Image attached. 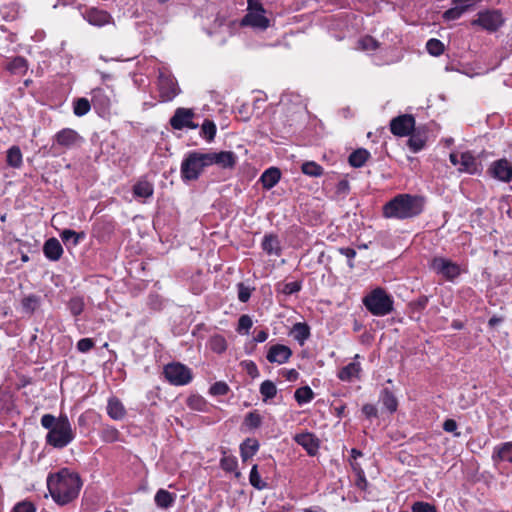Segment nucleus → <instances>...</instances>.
I'll list each match as a JSON object with an SVG mask.
<instances>
[{"label":"nucleus","mask_w":512,"mask_h":512,"mask_svg":"<svg viewBox=\"0 0 512 512\" xmlns=\"http://www.w3.org/2000/svg\"><path fill=\"white\" fill-rule=\"evenodd\" d=\"M382 402L385 408L390 412L393 413L397 409V399L393 395L392 392H390L388 389H385L382 394Z\"/></svg>","instance_id":"nucleus-52"},{"label":"nucleus","mask_w":512,"mask_h":512,"mask_svg":"<svg viewBox=\"0 0 512 512\" xmlns=\"http://www.w3.org/2000/svg\"><path fill=\"white\" fill-rule=\"evenodd\" d=\"M84 300L80 296L72 297L68 302V309L73 316H79L84 310Z\"/></svg>","instance_id":"nucleus-49"},{"label":"nucleus","mask_w":512,"mask_h":512,"mask_svg":"<svg viewBox=\"0 0 512 512\" xmlns=\"http://www.w3.org/2000/svg\"><path fill=\"white\" fill-rule=\"evenodd\" d=\"M238 299L240 302L245 303L251 297V289L244 285V283L237 284Z\"/></svg>","instance_id":"nucleus-58"},{"label":"nucleus","mask_w":512,"mask_h":512,"mask_svg":"<svg viewBox=\"0 0 512 512\" xmlns=\"http://www.w3.org/2000/svg\"><path fill=\"white\" fill-rule=\"evenodd\" d=\"M6 163L13 169H20L23 165V154L17 145L11 146L6 152Z\"/></svg>","instance_id":"nucleus-30"},{"label":"nucleus","mask_w":512,"mask_h":512,"mask_svg":"<svg viewBox=\"0 0 512 512\" xmlns=\"http://www.w3.org/2000/svg\"><path fill=\"white\" fill-rule=\"evenodd\" d=\"M426 49L430 55L439 56L444 52V44L436 38H431L426 43Z\"/></svg>","instance_id":"nucleus-51"},{"label":"nucleus","mask_w":512,"mask_h":512,"mask_svg":"<svg viewBox=\"0 0 512 512\" xmlns=\"http://www.w3.org/2000/svg\"><path fill=\"white\" fill-rule=\"evenodd\" d=\"M262 250L269 256L279 257L282 254V246L276 234H265L261 242Z\"/></svg>","instance_id":"nucleus-23"},{"label":"nucleus","mask_w":512,"mask_h":512,"mask_svg":"<svg viewBox=\"0 0 512 512\" xmlns=\"http://www.w3.org/2000/svg\"><path fill=\"white\" fill-rule=\"evenodd\" d=\"M491 459L494 465L500 462H508L512 464V442H504L493 448Z\"/></svg>","instance_id":"nucleus-24"},{"label":"nucleus","mask_w":512,"mask_h":512,"mask_svg":"<svg viewBox=\"0 0 512 512\" xmlns=\"http://www.w3.org/2000/svg\"><path fill=\"white\" fill-rule=\"evenodd\" d=\"M369 157L370 152L368 150L364 148H359L349 155L348 162L352 167L360 168L364 166Z\"/></svg>","instance_id":"nucleus-36"},{"label":"nucleus","mask_w":512,"mask_h":512,"mask_svg":"<svg viewBox=\"0 0 512 512\" xmlns=\"http://www.w3.org/2000/svg\"><path fill=\"white\" fill-rule=\"evenodd\" d=\"M249 482L257 490H264V489L268 488L267 482L262 480V478L258 472L257 465H253L250 470Z\"/></svg>","instance_id":"nucleus-46"},{"label":"nucleus","mask_w":512,"mask_h":512,"mask_svg":"<svg viewBox=\"0 0 512 512\" xmlns=\"http://www.w3.org/2000/svg\"><path fill=\"white\" fill-rule=\"evenodd\" d=\"M217 127L214 121L205 119L201 125L200 136L207 142H212L215 138Z\"/></svg>","instance_id":"nucleus-42"},{"label":"nucleus","mask_w":512,"mask_h":512,"mask_svg":"<svg viewBox=\"0 0 512 512\" xmlns=\"http://www.w3.org/2000/svg\"><path fill=\"white\" fill-rule=\"evenodd\" d=\"M293 440L303 447L310 456L316 455L319 449L318 439L310 432L298 433L293 437Z\"/></svg>","instance_id":"nucleus-19"},{"label":"nucleus","mask_w":512,"mask_h":512,"mask_svg":"<svg viewBox=\"0 0 512 512\" xmlns=\"http://www.w3.org/2000/svg\"><path fill=\"white\" fill-rule=\"evenodd\" d=\"M294 398L296 402L302 406L311 402L314 398V392L309 386H302L296 389L294 393Z\"/></svg>","instance_id":"nucleus-41"},{"label":"nucleus","mask_w":512,"mask_h":512,"mask_svg":"<svg viewBox=\"0 0 512 512\" xmlns=\"http://www.w3.org/2000/svg\"><path fill=\"white\" fill-rule=\"evenodd\" d=\"M205 167H208L205 153L189 152L181 163L182 180L185 182L197 180Z\"/></svg>","instance_id":"nucleus-5"},{"label":"nucleus","mask_w":512,"mask_h":512,"mask_svg":"<svg viewBox=\"0 0 512 512\" xmlns=\"http://www.w3.org/2000/svg\"><path fill=\"white\" fill-rule=\"evenodd\" d=\"M92 103L91 100L87 98H78L73 102V113L77 117H82L86 115L91 109Z\"/></svg>","instance_id":"nucleus-44"},{"label":"nucleus","mask_w":512,"mask_h":512,"mask_svg":"<svg viewBox=\"0 0 512 512\" xmlns=\"http://www.w3.org/2000/svg\"><path fill=\"white\" fill-rule=\"evenodd\" d=\"M365 308L374 316L383 317L394 309L393 297L383 288L377 287L370 291L362 300Z\"/></svg>","instance_id":"nucleus-4"},{"label":"nucleus","mask_w":512,"mask_h":512,"mask_svg":"<svg viewBox=\"0 0 512 512\" xmlns=\"http://www.w3.org/2000/svg\"><path fill=\"white\" fill-rule=\"evenodd\" d=\"M154 193L153 184L145 179H141L133 186V195L136 198H149Z\"/></svg>","instance_id":"nucleus-33"},{"label":"nucleus","mask_w":512,"mask_h":512,"mask_svg":"<svg viewBox=\"0 0 512 512\" xmlns=\"http://www.w3.org/2000/svg\"><path fill=\"white\" fill-rule=\"evenodd\" d=\"M350 192V184L347 179H341L338 181L335 187V193L339 197H346Z\"/></svg>","instance_id":"nucleus-57"},{"label":"nucleus","mask_w":512,"mask_h":512,"mask_svg":"<svg viewBox=\"0 0 512 512\" xmlns=\"http://www.w3.org/2000/svg\"><path fill=\"white\" fill-rule=\"evenodd\" d=\"M187 406L195 411L205 412L207 411V401L200 395H190L187 398Z\"/></svg>","instance_id":"nucleus-45"},{"label":"nucleus","mask_w":512,"mask_h":512,"mask_svg":"<svg viewBox=\"0 0 512 512\" xmlns=\"http://www.w3.org/2000/svg\"><path fill=\"white\" fill-rule=\"evenodd\" d=\"M220 467L226 472H236L238 467L237 458L233 455H224L220 459Z\"/></svg>","instance_id":"nucleus-50"},{"label":"nucleus","mask_w":512,"mask_h":512,"mask_svg":"<svg viewBox=\"0 0 512 512\" xmlns=\"http://www.w3.org/2000/svg\"><path fill=\"white\" fill-rule=\"evenodd\" d=\"M118 430L114 427H106L102 431V437L107 442L116 441L118 438Z\"/></svg>","instance_id":"nucleus-61"},{"label":"nucleus","mask_w":512,"mask_h":512,"mask_svg":"<svg viewBox=\"0 0 512 512\" xmlns=\"http://www.w3.org/2000/svg\"><path fill=\"white\" fill-rule=\"evenodd\" d=\"M208 166L217 165L222 169H232L237 163V156L232 151L205 153Z\"/></svg>","instance_id":"nucleus-13"},{"label":"nucleus","mask_w":512,"mask_h":512,"mask_svg":"<svg viewBox=\"0 0 512 512\" xmlns=\"http://www.w3.org/2000/svg\"><path fill=\"white\" fill-rule=\"evenodd\" d=\"M176 500V494L171 493L165 489H159L154 497L155 504L157 507L162 509H168L172 507Z\"/></svg>","instance_id":"nucleus-31"},{"label":"nucleus","mask_w":512,"mask_h":512,"mask_svg":"<svg viewBox=\"0 0 512 512\" xmlns=\"http://www.w3.org/2000/svg\"><path fill=\"white\" fill-rule=\"evenodd\" d=\"M280 178V170L276 167H270L262 173L259 181L264 189L270 190L280 181Z\"/></svg>","instance_id":"nucleus-27"},{"label":"nucleus","mask_w":512,"mask_h":512,"mask_svg":"<svg viewBox=\"0 0 512 512\" xmlns=\"http://www.w3.org/2000/svg\"><path fill=\"white\" fill-rule=\"evenodd\" d=\"M425 144L426 136L419 132L412 133L408 139V147L413 153L421 151L425 147Z\"/></svg>","instance_id":"nucleus-43"},{"label":"nucleus","mask_w":512,"mask_h":512,"mask_svg":"<svg viewBox=\"0 0 512 512\" xmlns=\"http://www.w3.org/2000/svg\"><path fill=\"white\" fill-rule=\"evenodd\" d=\"M262 422H263L262 415L259 413V411L254 410L245 415L243 425L249 431H254L262 425Z\"/></svg>","instance_id":"nucleus-37"},{"label":"nucleus","mask_w":512,"mask_h":512,"mask_svg":"<svg viewBox=\"0 0 512 512\" xmlns=\"http://www.w3.org/2000/svg\"><path fill=\"white\" fill-rule=\"evenodd\" d=\"M209 347L213 352L222 354L227 349L226 339L224 336L216 334L210 338Z\"/></svg>","instance_id":"nucleus-47"},{"label":"nucleus","mask_w":512,"mask_h":512,"mask_svg":"<svg viewBox=\"0 0 512 512\" xmlns=\"http://www.w3.org/2000/svg\"><path fill=\"white\" fill-rule=\"evenodd\" d=\"M40 303V297L35 294H30L21 301L22 309L27 314H33L40 306Z\"/></svg>","instance_id":"nucleus-40"},{"label":"nucleus","mask_w":512,"mask_h":512,"mask_svg":"<svg viewBox=\"0 0 512 512\" xmlns=\"http://www.w3.org/2000/svg\"><path fill=\"white\" fill-rule=\"evenodd\" d=\"M163 374L165 379L174 386L188 385L193 379L192 370L180 362L166 364L163 368Z\"/></svg>","instance_id":"nucleus-7"},{"label":"nucleus","mask_w":512,"mask_h":512,"mask_svg":"<svg viewBox=\"0 0 512 512\" xmlns=\"http://www.w3.org/2000/svg\"><path fill=\"white\" fill-rule=\"evenodd\" d=\"M481 0H451L452 7L442 14L444 21H454L471 10Z\"/></svg>","instance_id":"nucleus-14"},{"label":"nucleus","mask_w":512,"mask_h":512,"mask_svg":"<svg viewBox=\"0 0 512 512\" xmlns=\"http://www.w3.org/2000/svg\"><path fill=\"white\" fill-rule=\"evenodd\" d=\"M265 12L259 1L247 0V13L242 18L240 25L260 31L266 30L270 25V20L265 16Z\"/></svg>","instance_id":"nucleus-6"},{"label":"nucleus","mask_w":512,"mask_h":512,"mask_svg":"<svg viewBox=\"0 0 512 512\" xmlns=\"http://www.w3.org/2000/svg\"><path fill=\"white\" fill-rule=\"evenodd\" d=\"M292 356V350L283 344L271 345L267 351L266 359L273 364H284Z\"/></svg>","instance_id":"nucleus-18"},{"label":"nucleus","mask_w":512,"mask_h":512,"mask_svg":"<svg viewBox=\"0 0 512 512\" xmlns=\"http://www.w3.org/2000/svg\"><path fill=\"white\" fill-rule=\"evenodd\" d=\"M94 345L95 343L93 339L82 338L77 342V350L81 353H87L94 347Z\"/></svg>","instance_id":"nucleus-59"},{"label":"nucleus","mask_w":512,"mask_h":512,"mask_svg":"<svg viewBox=\"0 0 512 512\" xmlns=\"http://www.w3.org/2000/svg\"><path fill=\"white\" fill-rule=\"evenodd\" d=\"M230 388L224 381L215 382L209 389V393L213 396H224L229 392Z\"/></svg>","instance_id":"nucleus-55"},{"label":"nucleus","mask_w":512,"mask_h":512,"mask_svg":"<svg viewBox=\"0 0 512 512\" xmlns=\"http://www.w3.org/2000/svg\"><path fill=\"white\" fill-rule=\"evenodd\" d=\"M91 103L96 112L104 116L109 112L112 100L104 89L96 88L91 91Z\"/></svg>","instance_id":"nucleus-17"},{"label":"nucleus","mask_w":512,"mask_h":512,"mask_svg":"<svg viewBox=\"0 0 512 512\" xmlns=\"http://www.w3.org/2000/svg\"><path fill=\"white\" fill-rule=\"evenodd\" d=\"M355 484H356L357 488H359L360 490H366V488H367L368 482H367L364 472L361 469L357 473V479H356Z\"/></svg>","instance_id":"nucleus-64"},{"label":"nucleus","mask_w":512,"mask_h":512,"mask_svg":"<svg viewBox=\"0 0 512 512\" xmlns=\"http://www.w3.org/2000/svg\"><path fill=\"white\" fill-rule=\"evenodd\" d=\"M85 236L84 232H76L71 229H64L60 234L64 244L71 247H76Z\"/></svg>","instance_id":"nucleus-35"},{"label":"nucleus","mask_w":512,"mask_h":512,"mask_svg":"<svg viewBox=\"0 0 512 512\" xmlns=\"http://www.w3.org/2000/svg\"><path fill=\"white\" fill-rule=\"evenodd\" d=\"M84 19L89 24L97 27H102L110 24L113 21L112 16L104 11L97 8H90L84 13Z\"/></svg>","instance_id":"nucleus-20"},{"label":"nucleus","mask_w":512,"mask_h":512,"mask_svg":"<svg viewBox=\"0 0 512 512\" xmlns=\"http://www.w3.org/2000/svg\"><path fill=\"white\" fill-rule=\"evenodd\" d=\"M259 442L254 438L245 439L240 445V456L245 462L253 457L259 450Z\"/></svg>","instance_id":"nucleus-29"},{"label":"nucleus","mask_w":512,"mask_h":512,"mask_svg":"<svg viewBox=\"0 0 512 512\" xmlns=\"http://www.w3.org/2000/svg\"><path fill=\"white\" fill-rule=\"evenodd\" d=\"M291 335L300 345H303L310 337V327L304 322H297L291 329Z\"/></svg>","instance_id":"nucleus-34"},{"label":"nucleus","mask_w":512,"mask_h":512,"mask_svg":"<svg viewBox=\"0 0 512 512\" xmlns=\"http://www.w3.org/2000/svg\"><path fill=\"white\" fill-rule=\"evenodd\" d=\"M195 113L193 109L179 107L175 110L174 115L170 118L169 124L174 130L197 129L198 124L192 121Z\"/></svg>","instance_id":"nucleus-11"},{"label":"nucleus","mask_w":512,"mask_h":512,"mask_svg":"<svg viewBox=\"0 0 512 512\" xmlns=\"http://www.w3.org/2000/svg\"><path fill=\"white\" fill-rule=\"evenodd\" d=\"M489 173L501 182H510L512 180V163L505 158L496 160L490 165Z\"/></svg>","instance_id":"nucleus-16"},{"label":"nucleus","mask_w":512,"mask_h":512,"mask_svg":"<svg viewBox=\"0 0 512 512\" xmlns=\"http://www.w3.org/2000/svg\"><path fill=\"white\" fill-rule=\"evenodd\" d=\"M43 253L50 261H58L63 254V248L59 240L52 237L45 241Z\"/></svg>","instance_id":"nucleus-26"},{"label":"nucleus","mask_w":512,"mask_h":512,"mask_svg":"<svg viewBox=\"0 0 512 512\" xmlns=\"http://www.w3.org/2000/svg\"><path fill=\"white\" fill-rule=\"evenodd\" d=\"M425 207V198L420 195L398 194L383 206V216L398 220L420 215Z\"/></svg>","instance_id":"nucleus-3"},{"label":"nucleus","mask_w":512,"mask_h":512,"mask_svg":"<svg viewBox=\"0 0 512 512\" xmlns=\"http://www.w3.org/2000/svg\"><path fill=\"white\" fill-rule=\"evenodd\" d=\"M107 414L113 420H122L126 414V410L122 402L116 398L111 397L107 402Z\"/></svg>","instance_id":"nucleus-28"},{"label":"nucleus","mask_w":512,"mask_h":512,"mask_svg":"<svg viewBox=\"0 0 512 512\" xmlns=\"http://www.w3.org/2000/svg\"><path fill=\"white\" fill-rule=\"evenodd\" d=\"M41 426L48 430L45 441L56 449L67 447L75 439V431L66 414L55 417L52 414H44L40 420Z\"/></svg>","instance_id":"nucleus-2"},{"label":"nucleus","mask_w":512,"mask_h":512,"mask_svg":"<svg viewBox=\"0 0 512 512\" xmlns=\"http://www.w3.org/2000/svg\"><path fill=\"white\" fill-rule=\"evenodd\" d=\"M158 90L162 102L172 101L180 93L176 79L166 67L158 69Z\"/></svg>","instance_id":"nucleus-9"},{"label":"nucleus","mask_w":512,"mask_h":512,"mask_svg":"<svg viewBox=\"0 0 512 512\" xmlns=\"http://www.w3.org/2000/svg\"><path fill=\"white\" fill-rule=\"evenodd\" d=\"M504 23L503 15L498 10H485L477 14V18L472 21V25H477L483 29L494 32Z\"/></svg>","instance_id":"nucleus-10"},{"label":"nucleus","mask_w":512,"mask_h":512,"mask_svg":"<svg viewBox=\"0 0 512 512\" xmlns=\"http://www.w3.org/2000/svg\"><path fill=\"white\" fill-rule=\"evenodd\" d=\"M360 356L356 354L353 361L342 367L337 376L341 381L351 382L355 379H359L361 372V364L357 361Z\"/></svg>","instance_id":"nucleus-22"},{"label":"nucleus","mask_w":512,"mask_h":512,"mask_svg":"<svg viewBox=\"0 0 512 512\" xmlns=\"http://www.w3.org/2000/svg\"><path fill=\"white\" fill-rule=\"evenodd\" d=\"M442 428L445 432L453 433L455 437H459L461 435V433L457 431L458 425L454 419H446Z\"/></svg>","instance_id":"nucleus-60"},{"label":"nucleus","mask_w":512,"mask_h":512,"mask_svg":"<svg viewBox=\"0 0 512 512\" xmlns=\"http://www.w3.org/2000/svg\"><path fill=\"white\" fill-rule=\"evenodd\" d=\"M240 365L251 378L255 379L260 376L259 369L254 361L244 360Z\"/></svg>","instance_id":"nucleus-56"},{"label":"nucleus","mask_w":512,"mask_h":512,"mask_svg":"<svg viewBox=\"0 0 512 512\" xmlns=\"http://www.w3.org/2000/svg\"><path fill=\"white\" fill-rule=\"evenodd\" d=\"M280 291L284 295H292L298 293L302 289V281H293L288 283H280L279 285Z\"/></svg>","instance_id":"nucleus-53"},{"label":"nucleus","mask_w":512,"mask_h":512,"mask_svg":"<svg viewBox=\"0 0 512 512\" xmlns=\"http://www.w3.org/2000/svg\"><path fill=\"white\" fill-rule=\"evenodd\" d=\"M430 269L437 275L449 282H454L461 275V267L452 260L436 256L429 263Z\"/></svg>","instance_id":"nucleus-8"},{"label":"nucleus","mask_w":512,"mask_h":512,"mask_svg":"<svg viewBox=\"0 0 512 512\" xmlns=\"http://www.w3.org/2000/svg\"><path fill=\"white\" fill-rule=\"evenodd\" d=\"M428 303H429V297L426 295H422V296L418 297L417 299L411 301L408 304L410 317L419 320L422 311L427 307Z\"/></svg>","instance_id":"nucleus-32"},{"label":"nucleus","mask_w":512,"mask_h":512,"mask_svg":"<svg viewBox=\"0 0 512 512\" xmlns=\"http://www.w3.org/2000/svg\"><path fill=\"white\" fill-rule=\"evenodd\" d=\"M259 392L262 396L263 402H268L276 396L277 387L273 381L265 380L261 383Z\"/></svg>","instance_id":"nucleus-38"},{"label":"nucleus","mask_w":512,"mask_h":512,"mask_svg":"<svg viewBox=\"0 0 512 512\" xmlns=\"http://www.w3.org/2000/svg\"><path fill=\"white\" fill-rule=\"evenodd\" d=\"M253 325V321L249 315H241L238 320L237 332L241 335H248Z\"/></svg>","instance_id":"nucleus-54"},{"label":"nucleus","mask_w":512,"mask_h":512,"mask_svg":"<svg viewBox=\"0 0 512 512\" xmlns=\"http://www.w3.org/2000/svg\"><path fill=\"white\" fill-rule=\"evenodd\" d=\"M301 171L304 175L309 177H320L324 173L323 167L315 161L303 162L301 165Z\"/></svg>","instance_id":"nucleus-39"},{"label":"nucleus","mask_w":512,"mask_h":512,"mask_svg":"<svg viewBox=\"0 0 512 512\" xmlns=\"http://www.w3.org/2000/svg\"><path fill=\"white\" fill-rule=\"evenodd\" d=\"M415 118L410 114L395 117L390 122V130L392 134L404 137L411 134L414 130Z\"/></svg>","instance_id":"nucleus-15"},{"label":"nucleus","mask_w":512,"mask_h":512,"mask_svg":"<svg viewBox=\"0 0 512 512\" xmlns=\"http://www.w3.org/2000/svg\"><path fill=\"white\" fill-rule=\"evenodd\" d=\"M82 142V136L71 128L61 129L53 137V146H59L65 149H71L80 145Z\"/></svg>","instance_id":"nucleus-12"},{"label":"nucleus","mask_w":512,"mask_h":512,"mask_svg":"<svg viewBox=\"0 0 512 512\" xmlns=\"http://www.w3.org/2000/svg\"><path fill=\"white\" fill-rule=\"evenodd\" d=\"M5 69L12 75L23 76L29 69V63L22 56H15L8 59Z\"/></svg>","instance_id":"nucleus-25"},{"label":"nucleus","mask_w":512,"mask_h":512,"mask_svg":"<svg viewBox=\"0 0 512 512\" xmlns=\"http://www.w3.org/2000/svg\"><path fill=\"white\" fill-rule=\"evenodd\" d=\"M359 49L363 51H375L380 49L379 42L371 36H365L358 41Z\"/></svg>","instance_id":"nucleus-48"},{"label":"nucleus","mask_w":512,"mask_h":512,"mask_svg":"<svg viewBox=\"0 0 512 512\" xmlns=\"http://www.w3.org/2000/svg\"><path fill=\"white\" fill-rule=\"evenodd\" d=\"M13 512H36V508L33 503L29 501H22L14 506Z\"/></svg>","instance_id":"nucleus-62"},{"label":"nucleus","mask_w":512,"mask_h":512,"mask_svg":"<svg viewBox=\"0 0 512 512\" xmlns=\"http://www.w3.org/2000/svg\"><path fill=\"white\" fill-rule=\"evenodd\" d=\"M339 252H340V254H342V255H344L345 257L348 258V266L350 268H353L354 267V263H353L352 260L356 256V251L353 248H350V247H342V248H339Z\"/></svg>","instance_id":"nucleus-63"},{"label":"nucleus","mask_w":512,"mask_h":512,"mask_svg":"<svg viewBox=\"0 0 512 512\" xmlns=\"http://www.w3.org/2000/svg\"><path fill=\"white\" fill-rule=\"evenodd\" d=\"M47 488L53 501L64 506L78 498L83 486L80 475L68 468H62L47 476Z\"/></svg>","instance_id":"nucleus-1"},{"label":"nucleus","mask_w":512,"mask_h":512,"mask_svg":"<svg viewBox=\"0 0 512 512\" xmlns=\"http://www.w3.org/2000/svg\"><path fill=\"white\" fill-rule=\"evenodd\" d=\"M480 166V163L470 151L460 153L459 172L474 175L480 172Z\"/></svg>","instance_id":"nucleus-21"}]
</instances>
